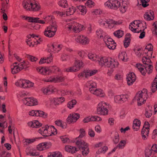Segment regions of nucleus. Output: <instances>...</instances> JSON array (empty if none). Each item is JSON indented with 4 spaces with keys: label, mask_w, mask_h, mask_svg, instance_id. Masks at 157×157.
I'll return each instance as SVG.
<instances>
[{
    "label": "nucleus",
    "mask_w": 157,
    "mask_h": 157,
    "mask_svg": "<svg viewBox=\"0 0 157 157\" xmlns=\"http://www.w3.org/2000/svg\"><path fill=\"white\" fill-rule=\"evenodd\" d=\"M114 35L118 38H120L122 37L124 35V32L121 30H118L116 31L113 33Z\"/></svg>",
    "instance_id": "c03bdc74"
},
{
    "label": "nucleus",
    "mask_w": 157,
    "mask_h": 157,
    "mask_svg": "<svg viewBox=\"0 0 157 157\" xmlns=\"http://www.w3.org/2000/svg\"><path fill=\"white\" fill-rule=\"evenodd\" d=\"M25 19L28 21L31 22L38 23L42 24H45L46 22L45 21L43 20L39 19L38 17H25Z\"/></svg>",
    "instance_id": "393cba45"
},
{
    "label": "nucleus",
    "mask_w": 157,
    "mask_h": 157,
    "mask_svg": "<svg viewBox=\"0 0 157 157\" xmlns=\"http://www.w3.org/2000/svg\"><path fill=\"white\" fill-rule=\"evenodd\" d=\"M65 28L66 30L78 33L84 29V27L73 20H68L65 24Z\"/></svg>",
    "instance_id": "20e7f679"
},
{
    "label": "nucleus",
    "mask_w": 157,
    "mask_h": 157,
    "mask_svg": "<svg viewBox=\"0 0 157 157\" xmlns=\"http://www.w3.org/2000/svg\"><path fill=\"white\" fill-rule=\"evenodd\" d=\"M118 65L117 63L115 62L113 60L108 59L105 67L110 68V69H113V68L117 67Z\"/></svg>",
    "instance_id": "bb28decb"
},
{
    "label": "nucleus",
    "mask_w": 157,
    "mask_h": 157,
    "mask_svg": "<svg viewBox=\"0 0 157 157\" xmlns=\"http://www.w3.org/2000/svg\"><path fill=\"white\" fill-rule=\"evenodd\" d=\"M52 59V55L50 56L49 57L47 58L41 59L39 62L40 64H42L44 63H49L51 62Z\"/></svg>",
    "instance_id": "4c0bfd02"
},
{
    "label": "nucleus",
    "mask_w": 157,
    "mask_h": 157,
    "mask_svg": "<svg viewBox=\"0 0 157 157\" xmlns=\"http://www.w3.org/2000/svg\"><path fill=\"white\" fill-rule=\"evenodd\" d=\"M152 107H149V109L146 110L145 115L147 118H149L152 115Z\"/></svg>",
    "instance_id": "09e8293b"
},
{
    "label": "nucleus",
    "mask_w": 157,
    "mask_h": 157,
    "mask_svg": "<svg viewBox=\"0 0 157 157\" xmlns=\"http://www.w3.org/2000/svg\"><path fill=\"white\" fill-rule=\"evenodd\" d=\"M140 121L136 119L133 121L132 128L135 131H137L140 128Z\"/></svg>",
    "instance_id": "473e14b6"
},
{
    "label": "nucleus",
    "mask_w": 157,
    "mask_h": 157,
    "mask_svg": "<svg viewBox=\"0 0 157 157\" xmlns=\"http://www.w3.org/2000/svg\"><path fill=\"white\" fill-rule=\"evenodd\" d=\"M64 80L63 77L59 76H53L50 77L47 79L45 80L47 82H60L63 81Z\"/></svg>",
    "instance_id": "f3484780"
},
{
    "label": "nucleus",
    "mask_w": 157,
    "mask_h": 157,
    "mask_svg": "<svg viewBox=\"0 0 157 157\" xmlns=\"http://www.w3.org/2000/svg\"><path fill=\"white\" fill-rule=\"evenodd\" d=\"M108 149L107 147L106 146H104L102 147H100L99 149V154L105 153Z\"/></svg>",
    "instance_id": "864d4df0"
},
{
    "label": "nucleus",
    "mask_w": 157,
    "mask_h": 157,
    "mask_svg": "<svg viewBox=\"0 0 157 157\" xmlns=\"http://www.w3.org/2000/svg\"><path fill=\"white\" fill-rule=\"evenodd\" d=\"M26 57L28 59L33 62H35L37 60V58L31 55H27L26 56Z\"/></svg>",
    "instance_id": "603ef678"
},
{
    "label": "nucleus",
    "mask_w": 157,
    "mask_h": 157,
    "mask_svg": "<svg viewBox=\"0 0 157 157\" xmlns=\"http://www.w3.org/2000/svg\"><path fill=\"white\" fill-rule=\"evenodd\" d=\"M114 100L117 103H121V95L115 96Z\"/></svg>",
    "instance_id": "e2e57ef3"
},
{
    "label": "nucleus",
    "mask_w": 157,
    "mask_h": 157,
    "mask_svg": "<svg viewBox=\"0 0 157 157\" xmlns=\"http://www.w3.org/2000/svg\"><path fill=\"white\" fill-rule=\"evenodd\" d=\"M25 81V86H26V88H29L33 86L34 85L33 83L27 80H26Z\"/></svg>",
    "instance_id": "6e6d98bb"
},
{
    "label": "nucleus",
    "mask_w": 157,
    "mask_h": 157,
    "mask_svg": "<svg viewBox=\"0 0 157 157\" xmlns=\"http://www.w3.org/2000/svg\"><path fill=\"white\" fill-rule=\"evenodd\" d=\"M28 125L32 128H38L41 126V124L37 120L29 122L28 123Z\"/></svg>",
    "instance_id": "2f4dec72"
},
{
    "label": "nucleus",
    "mask_w": 157,
    "mask_h": 157,
    "mask_svg": "<svg viewBox=\"0 0 157 157\" xmlns=\"http://www.w3.org/2000/svg\"><path fill=\"white\" fill-rule=\"evenodd\" d=\"M42 91L44 94H49L54 91V88L52 86H49L48 87L43 88L42 89Z\"/></svg>",
    "instance_id": "c756f323"
},
{
    "label": "nucleus",
    "mask_w": 157,
    "mask_h": 157,
    "mask_svg": "<svg viewBox=\"0 0 157 157\" xmlns=\"http://www.w3.org/2000/svg\"><path fill=\"white\" fill-rule=\"evenodd\" d=\"M127 56L126 53L124 52H121L119 54L118 56L119 58L122 61H124Z\"/></svg>",
    "instance_id": "8fccbe9b"
},
{
    "label": "nucleus",
    "mask_w": 157,
    "mask_h": 157,
    "mask_svg": "<svg viewBox=\"0 0 157 157\" xmlns=\"http://www.w3.org/2000/svg\"><path fill=\"white\" fill-rule=\"evenodd\" d=\"M51 146V143L48 142H44L39 144L37 146V149L39 151H43L48 149Z\"/></svg>",
    "instance_id": "4be33fe9"
},
{
    "label": "nucleus",
    "mask_w": 157,
    "mask_h": 157,
    "mask_svg": "<svg viewBox=\"0 0 157 157\" xmlns=\"http://www.w3.org/2000/svg\"><path fill=\"white\" fill-rule=\"evenodd\" d=\"M29 155L32 156H37L39 155L38 152H36L35 151H30Z\"/></svg>",
    "instance_id": "338daca9"
},
{
    "label": "nucleus",
    "mask_w": 157,
    "mask_h": 157,
    "mask_svg": "<svg viewBox=\"0 0 157 157\" xmlns=\"http://www.w3.org/2000/svg\"><path fill=\"white\" fill-rule=\"evenodd\" d=\"M76 10V8L73 6L69 7L67 9L65 12H62L60 11H56L55 13L57 15H59L60 16H63L65 15L66 14L67 16H69L72 15L75 12Z\"/></svg>",
    "instance_id": "2eb2a0df"
},
{
    "label": "nucleus",
    "mask_w": 157,
    "mask_h": 157,
    "mask_svg": "<svg viewBox=\"0 0 157 157\" xmlns=\"http://www.w3.org/2000/svg\"><path fill=\"white\" fill-rule=\"evenodd\" d=\"M142 61L144 64L137 63L136 64V67L143 75H145L147 71H148V74H150L152 71L153 68L151 60L146 57H144L142 59Z\"/></svg>",
    "instance_id": "7ed1b4c3"
},
{
    "label": "nucleus",
    "mask_w": 157,
    "mask_h": 157,
    "mask_svg": "<svg viewBox=\"0 0 157 157\" xmlns=\"http://www.w3.org/2000/svg\"><path fill=\"white\" fill-rule=\"evenodd\" d=\"M78 55L82 58H83L86 56V54L84 51H80L78 53Z\"/></svg>",
    "instance_id": "69168bd1"
},
{
    "label": "nucleus",
    "mask_w": 157,
    "mask_h": 157,
    "mask_svg": "<svg viewBox=\"0 0 157 157\" xmlns=\"http://www.w3.org/2000/svg\"><path fill=\"white\" fill-rule=\"evenodd\" d=\"M27 38L28 39L26 41L27 43L30 47H33L34 45V43L32 42L30 39L32 38H34L36 40L37 44L40 43V42L42 41L41 38H40L38 35H36L34 34H30L28 35Z\"/></svg>",
    "instance_id": "f8f14e48"
},
{
    "label": "nucleus",
    "mask_w": 157,
    "mask_h": 157,
    "mask_svg": "<svg viewBox=\"0 0 157 157\" xmlns=\"http://www.w3.org/2000/svg\"><path fill=\"white\" fill-rule=\"evenodd\" d=\"M59 5L60 6L66 8L68 6V4L66 0H60L58 3Z\"/></svg>",
    "instance_id": "79ce46f5"
},
{
    "label": "nucleus",
    "mask_w": 157,
    "mask_h": 157,
    "mask_svg": "<svg viewBox=\"0 0 157 157\" xmlns=\"http://www.w3.org/2000/svg\"><path fill=\"white\" fill-rule=\"evenodd\" d=\"M46 129L44 132H42L43 136H51L52 135H55L56 134V129L53 126H46Z\"/></svg>",
    "instance_id": "9d476101"
},
{
    "label": "nucleus",
    "mask_w": 157,
    "mask_h": 157,
    "mask_svg": "<svg viewBox=\"0 0 157 157\" xmlns=\"http://www.w3.org/2000/svg\"><path fill=\"white\" fill-rule=\"evenodd\" d=\"M76 41L82 44H88L89 41V39L87 37L83 35H79L76 38Z\"/></svg>",
    "instance_id": "aec40b11"
},
{
    "label": "nucleus",
    "mask_w": 157,
    "mask_h": 157,
    "mask_svg": "<svg viewBox=\"0 0 157 157\" xmlns=\"http://www.w3.org/2000/svg\"><path fill=\"white\" fill-rule=\"evenodd\" d=\"M152 151L149 149H147L145 150V155L146 157H149L151 155Z\"/></svg>",
    "instance_id": "774afa93"
},
{
    "label": "nucleus",
    "mask_w": 157,
    "mask_h": 157,
    "mask_svg": "<svg viewBox=\"0 0 157 157\" xmlns=\"http://www.w3.org/2000/svg\"><path fill=\"white\" fill-rule=\"evenodd\" d=\"M80 135L79 137L76 140L75 143L78 146V149L82 151V155L85 156H86L89 152V149L87 144L84 140L80 139L83 137L85 134L84 129H81L80 131Z\"/></svg>",
    "instance_id": "f03ea898"
},
{
    "label": "nucleus",
    "mask_w": 157,
    "mask_h": 157,
    "mask_svg": "<svg viewBox=\"0 0 157 157\" xmlns=\"http://www.w3.org/2000/svg\"><path fill=\"white\" fill-rule=\"evenodd\" d=\"M76 103L77 101L75 100H72L68 102L67 105V106L70 109H71L74 107V105H76Z\"/></svg>",
    "instance_id": "49530a36"
},
{
    "label": "nucleus",
    "mask_w": 157,
    "mask_h": 157,
    "mask_svg": "<svg viewBox=\"0 0 157 157\" xmlns=\"http://www.w3.org/2000/svg\"><path fill=\"white\" fill-rule=\"evenodd\" d=\"M129 44V38L127 37H126L125 38L124 40V45L125 48L127 47Z\"/></svg>",
    "instance_id": "0e129e2a"
},
{
    "label": "nucleus",
    "mask_w": 157,
    "mask_h": 157,
    "mask_svg": "<svg viewBox=\"0 0 157 157\" xmlns=\"http://www.w3.org/2000/svg\"><path fill=\"white\" fill-rule=\"evenodd\" d=\"M105 5L111 9H116L121 6L120 2L117 0H109L105 3Z\"/></svg>",
    "instance_id": "9b49d317"
},
{
    "label": "nucleus",
    "mask_w": 157,
    "mask_h": 157,
    "mask_svg": "<svg viewBox=\"0 0 157 157\" xmlns=\"http://www.w3.org/2000/svg\"><path fill=\"white\" fill-rule=\"evenodd\" d=\"M60 139L63 143H69L70 142L69 139L66 136H61Z\"/></svg>",
    "instance_id": "052dcab7"
},
{
    "label": "nucleus",
    "mask_w": 157,
    "mask_h": 157,
    "mask_svg": "<svg viewBox=\"0 0 157 157\" xmlns=\"http://www.w3.org/2000/svg\"><path fill=\"white\" fill-rule=\"evenodd\" d=\"M22 6L27 10L36 11L40 9V6L35 0H24Z\"/></svg>",
    "instance_id": "39448f33"
},
{
    "label": "nucleus",
    "mask_w": 157,
    "mask_h": 157,
    "mask_svg": "<svg viewBox=\"0 0 157 157\" xmlns=\"http://www.w3.org/2000/svg\"><path fill=\"white\" fill-rule=\"evenodd\" d=\"M127 79L128 85H131L136 80V76L134 73L132 72L129 73L127 76Z\"/></svg>",
    "instance_id": "a878e982"
},
{
    "label": "nucleus",
    "mask_w": 157,
    "mask_h": 157,
    "mask_svg": "<svg viewBox=\"0 0 157 157\" xmlns=\"http://www.w3.org/2000/svg\"><path fill=\"white\" fill-rule=\"evenodd\" d=\"M144 17L145 19L148 21L153 20L154 17L153 12L150 11L146 12L144 15Z\"/></svg>",
    "instance_id": "cd10ccee"
},
{
    "label": "nucleus",
    "mask_w": 157,
    "mask_h": 157,
    "mask_svg": "<svg viewBox=\"0 0 157 157\" xmlns=\"http://www.w3.org/2000/svg\"><path fill=\"white\" fill-rule=\"evenodd\" d=\"M55 124L58 126H60L63 128H66V123L62 122L60 120H58L55 121Z\"/></svg>",
    "instance_id": "37998d69"
},
{
    "label": "nucleus",
    "mask_w": 157,
    "mask_h": 157,
    "mask_svg": "<svg viewBox=\"0 0 157 157\" xmlns=\"http://www.w3.org/2000/svg\"><path fill=\"white\" fill-rule=\"evenodd\" d=\"M157 90V75L153 82L152 83L151 86V91L153 93L155 92Z\"/></svg>",
    "instance_id": "a19ab883"
},
{
    "label": "nucleus",
    "mask_w": 157,
    "mask_h": 157,
    "mask_svg": "<svg viewBox=\"0 0 157 157\" xmlns=\"http://www.w3.org/2000/svg\"><path fill=\"white\" fill-rule=\"evenodd\" d=\"M105 97V94L104 91L101 89H99V100H101L102 98H104Z\"/></svg>",
    "instance_id": "de8ad7c7"
},
{
    "label": "nucleus",
    "mask_w": 157,
    "mask_h": 157,
    "mask_svg": "<svg viewBox=\"0 0 157 157\" xmlns=\"http://www.w3.org/2000/svg\"><path fill=\"white\" fill-rule=\"evenodd\" d=\"M65 150L66 151L71 153H74L75 151L78 150V148L69 145H67L65 146Z\"/></svg>",
    "instance_id": "e433bc0d"
},
{
    "label": "nucleus",
    "mask_w": 157,
    "mask_h": 157,
    "mask_svg": "<svg viewBox=\"0 0 157 157\" xmlns=\"http://www.w3.org/2000/svg\"><path fill=\"white\" fill-rule=\"evenodd\" d=\"M74 2H78L87 1L85 3V5L89 7H91L94 5V3L91 0H72Z\"/></svg>",
    "instance_id": "72a5a7b5"
},
{
    "label": "nucleus",
    "mask_w": 157,
    "mask_h": 157,
    "mask_svg": "<svg viewBox=\"0 0 157 157\" xmlns=\"http://www.w3.org/2000/svg\"><path fill=\"white\" fill-rule=\"evenodd\" d=\"M146 28H147V27L146 26H145V28L143 29V31H142V30L141 29H139V32L138 33H140V35L139 36V37L140 38L142 39L145 36V33L144 31V30Z\"/></svg>",
    "instance_id": "bf43d9fd"
},
{
    "label": "nucleus",
    "mask_w": 157,
    "mask_h": 157,
    "mask_svg": "<svg viewBox=\"0 0 157 157\" xmlns=\"http://www.w3.org/2000/svg\"><path fill=\"white\" fill-rule=\"evenodd\" d=\"M88 58L93 61H95L97 59V56L95 54L91 53H89L88 55Z\"/></svg>",
    "instance_id": "3c124183"
},
{
    "label": "nucleus",
    "mask_w": 157,
    "mask_h": 157,
    "mask_svg": "<svg viewBox=\"0 0 157 157\" xmlns=\"http://www.w3.org/2000/svg\"><path fill=\"white\" fill-rule=\"evenodd\" d=\"M80 115L77 113H73L70 114L67 118V121L69 123L75 122L79 118Z\"/></svg>",
    "instance_id": "6ab92c4d"
},
{
    "label": "nucleus",
    "mask_w": 157,
    "mask_h": 157,
    "mask_svg": "<svg viewBox=\"0 0 157 157\" xmlns=\"http://www.w3.org/2000/svg\"><path fill=\"white\" fill-rule=\"evenodd\" d=\"M147 91L146 89H144L138 92L135 97V99L137 100L138 105L140 106L144 103L147 99Z\"/></svg>",
    "instance_id": "423d86ee"
},
{
    "label": "nucleus",
    "mask_w": 157,
    "mask_h": 157,
    "mask_svg": "<svg viewBox=\"0 0 157 157\" xmlns=\"http://www.w3.org/2000/svg\"><path fill=\"white\" fill-rule=\"evenodd\" d=\"M108 59L105 57H100L99 60V66L101 67L104 66L105 67Z\"/></svg>",
    "instance_id": "f704fd0d"
},
{
    "label": "nucleus",
    "mask_w": 157,
    "mask_h": 157,
    "mask_svg": "<svg viewBox=\"0 0 157 157\" xmlns=\"http://www.w3.org/2000/svg\"><path fill=\"white\" fill-rule=\"evenodd\" d=\"M83 65V63L82 60L76 59L75 60L73 66L65 69L64 71L67 72H76L82 67Z\"/></svg>",
    "instance_id": "0eeeda50"
},
{
    "label": "nucleus",
    "mask_w": 157,
    "mask_h": 157,
    "mask_svg": "<svg viewBox=\"0 0 157 157\" xmlns=\"http://www.w3.org/2000/svg\"><path fill=\"white\" fill-rule=\"evenodd\" d=\"M36 70L38 73L44 75H48L51 73V70L49 68L40 67H37Z\"/></svg>",
    "instance_id": "a211bd4d"
},
{
    "label": "nucleus",
    "mask_w": 157,
    "mask_h": 157,
    "mask_svg": "<svg viewBox=\"0 0 157 157\" xmlns=\"http://www.w3.org/2000/svg\"><path fill=\"white\" fill-rule=\"evenodd\" d=\"M149 132V128L148 127H146L145 128L144 127H143L141 133L143 132L144 133V134L148 136Z\"/></svg>",
    "instance_id": "680f3d73"
},
{
    "label": "nucleus",
    "mask_w": 157,
    "mask_h": 157,
    "mask_svg": "<svg viewBox=\"0 0 157 157\" xmlns=\"http://www.w3.org/2000/svg\"><path fill=\"white\" fill-rule=\"evenodd\" d=\"M1 0L2 2V7L1 9V12L3 13L2 15L3 19L4 20L6 21L7 19V16L6 14L4 12L5 11V9L6 7L7 4H6V2L4 1V0Z\"/></svg>",
    "instance_id": "7c9ffc66"
},
{
    "label": "nucleus",
    "mask_w": 157,
    "mask_h": 157,
    "mask_svg": "<svg viewBox=\"0 0 157 157\" xmlns=\"http://www.w3.org/2000/svg\"><path fill=\"white\" fill-rule=\"evenodd\" d=\"M105 44L108 48L110 49L113 50L116 47V44L113 40L110 38L107 39V40L105 41Z\"/></svg>",
    "instance_id": "b1692460"
},
{
    "label": "nucleus",
    "mask_w": 157,
    "mask_h": 157,
    "mask_svg": "<svg viewBox=\"0 0 157 157\" xmlns=\"http://www.w3.org/2000/svg\"><path fill=\"white\" fill-rule=\"evenodd\" d=\"M64 98L63 97L55 98L54 99V103L55 105H58L64 101Z\"/></svg>",
    "instance_id": "58836bf2"
},
{
    "label": "nucleus",
    "mask_w": 157,
    "mask_h": 157,
    "mask_svg": "<svg viewBox=\"0 0 157 157\" xmlns=\"http://www.w3.org/2000/svg\"><path fill=\"white\" fill-rule=\"evenodd\" d=\"M62 45L61 44H53L50 46L49 47V49H48V51H50L56 53L59 51L61 49Z\"/></svg>",
    "instance_id": "412c9836"
},
{
    "label": "nucleus",
    "mask_w": 157,
    "mask_h": 157,
    "mask_svg": "<svg viewBox=\"0 0 157 157\" xmlns=\"http://www.w3.org/2000/svg\"><path fill=\"white\" fill-rule=\"evenodd\" d=\"M142 26L141 23H138V21H136L130 24L129 29L134 33H139V30L140 29L139 27Z\"/></svg>",
    "instance_id": "dca6fc26"
},
{
    "label": "nucleus",
    "mask_w": 157,
    "mask_h": 157,
    "mask_svg": "<svg viewBox=\"0 0 157 157\" xmlns=\"http://www.w3.org/2000/svg\"><path fill=\"white\" fill-rule=\"evenodd\" d=\"M126 143V142L125 140H121L119 144L117 145V147H118L119 148H122L125 146Z\"/></svg>",
    "instance_id": "4d7b16f0"
},
{
    "label": "nucleus",
    "mask_w": 157,
    "mask_h": 157,
    "mask_svg": "<svg viewBox=\"0 0 157 157\" xmlns=\"http://www.w3.org/2000/svg\"><path fill=\"white\" fill-rule=\"evenodd\" d=\"M86 86L87 87H89V90L90 92L97 96L98 95V91L96 88V84L95 82L92 81L88 82L86 84Z\"/></svg>",
    "instance_id": "4468645a"
},
{
    "label": "nucleus",
    "mask_w": 157,
    "mask_h": 157,
    "mask_svg": "<svg viewBox=\"0 0 157 157\" xmlns=\"http://www.w3.org/2000/svg\"><path fill=\"white\" fill-rule=\"evenodd\" d=\"M24 104L27 106H33L38 104L36 99L33 97H27L22 99Z\"/></svg>",
    "instance_id": "ddd939ff"
},
{
    "label": "nucleus",
    "mask_w": 157,
    "mask_h": 157,
    "mask_svg": "<svg viewBox=\"0 0 157 157\" xmlns=\"http://www.w3.org/2000/svg\"><path fill=\"white\" fill-rule=\"evenodd\" d=\"M46 22H52L50 25L47 27L44 32V34L46 36L52 37L55 34L57 30V26L56 23L54 21V18L53 16H48L45 18Z\"/></svg>",
    "instance_id": "f257e3e1"
},
{
    "label": "nucleus",
    "mask_w": 157,
    "mask_h": 157,
    "mask_svg": "<svg viewBox=\"0 0 157 157\" xmlns=\"http://www.w3.org/2000/svg\"><path fill=\"white\" fill-rule=\"evenodd\" d=\"M30 63L28 61L23 60L21 62L19 63V65L21 67L22 69L24 68H27L29 67Z\"/></svg>",
    "instance_id": "ea45409f"
},
{
    "label": "nucleus",
    "mask_w": 157,
    "mask_h": 157,
    "mask_svg": "<svg viewBox=\"0 0 157 157\" xmlns=\"http://www.w3.org/2000/svg\"><path fill=\"white\" fill-rule=\"evenodd\" d=\"M97 72V70H85L78 75V76L80 78H82L84 77L87 78L94 75Z\"/></svg>",
    "instance_id": "1a4fd4ad"
},
{
    "label": "nucleus",
    "mask_w": 157,
    "mask_h": 157,
    "mask_svg": "<svg viewBox=\"0 0 157 157\" xmlns=\"http://www.w3.org/2000/svg\"><path fill=\"white\" fill-rule=\"evenodd\" d=\"M105 22L108 25V26L110 28H112L115 25L121 24L122 23L121 21H115L110 19L107 20Z\"/></svg>",
    "instance_id": "c85d7f7f"
},
{
    "label": "nucleus",
    "mask_w": 157,
    "mask_h": 157,
    "mask_svg": "<svg viewBox=\"0 0 157 157\" xmlns=\"http://www.w3.org/2000/svg\"><path fill=\"white\" fill-rule=\"evenodd\" d=\"M48 157H62L61 153L59 151H55L51 154L48 155Z\"/></svg>",
    "instance_id": "a18cd8bd"
},
{
    "label": "nucleus",
    "mask_w": 157,
    "mask_h": 157,
    "mask_svg": "<svg viewBox=\"0 0 157 157\" xmlns=\"http://www.w3.org/2000/svg\"><path fill=\"white\" fill-rule=\"evenodd\" d=\"M69 59V56L66 53H63L61 56V60L63 61H66Z\"/></svg>",
    "instance_id": "13d9d810"
},
{
    "label": "nucleus",
    "mask_w": 157,
    "mask_h": 157,
    "mask_svg": "<svg viewBox=\"0 0 157 157\" xmlns=\"http://www.w3.org/2000/svg\"><path fill=\"white\" fill-rule=\"evenodd\" d=\"M108 104L105 101H101L99 103V112L101 115H106L108 114Z\"/></svg>",
    "instance_id": "6e6552de"
},
{
    "label": "nucleus",
    "mask_w": 157,
    "mask_h": 157,
    "mask_svg": "<svg viewBox=\"0 0 157 157\" xmlns=\"http://www.w3.org/2000/svg\"><path fill=\"white\" fill-rule=\"evenodd\" d=\"M25 79H19L16 82L15 85L17 86L24 88H25L26 86H25Z\"/></svg>",
    "instance_id": "c9c22d12"
},
{
    "label": "nucleus",
    "mask_w": 157,
    "mask_h": 157,
    "mask_svg": "<svg viewBox=\"0 0 157 157\" xmlns=\"http://www.w3.org/2000/svg\"><path fill=\"white\" fill-rule=\"evenodd\" d=\"M36 113V116L45 117L46 116V114L44 112L41 111H37Z\"/></svg>",
    "instance_id": "5fc2aeb1"
},
{
    "label": "nucleus",
    "mask_w": 157,
    "mask_h": 157,
    "mask_svg": "<svg viewBox=\"0 0 157 157\" xmlns=\"http://www.w3.org/2000/svg\"><path fill=\"white\" fill-rule=\"evenodd\" d=\"M22 67L19 65V63L15 62L11 66L12 73L13 74L17 73L22 70Z\"/></svg>",
    "instance_id": "5701e85b"
}]
</instances>
